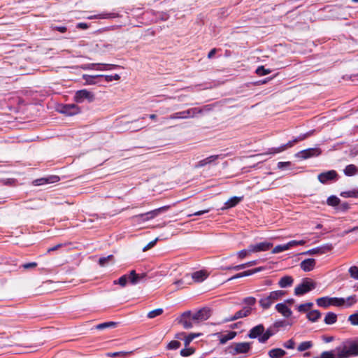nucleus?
I'll return each mask as SVG.
<instances>
[{
	"label": "nucleus",
	"instance_id": "nucleus-1",
	"mask_svg": "<svg viewBox=\"0 0 358 358\" xmlns=\"http://www.w3.org/2000/svg\"><path fill=\"white\" fill-rule=\"evenodd\" d=\"M357 302L356 296H350L346 299L338 297L324 296L316 300L317 305L320 307L327 308L330 306L336 307H350Z\"/></svg>",
	"mask_w": 358,
	"mask_h": 358
},
{
	"label": "nucleus",
	"instance_id": "nucleus-2",
	"mask_svg": "<svg viewBox=\"0 0 358 358\" xmlns=\"http://www.w3.org/2000/svg\"><path fill=\"white\" fill-rule=\"evenodd\" d=\"M333 351L338 358H349L358 356V338L355 340H346Z\"/></svg>",
	"mask_w": 358,
	"mask_h": 358
},
{
	"label": "nucleus",
	"instance_id": "nucleus-3",
	"mask_svg": "<svg viewBox=\"0 0 358 358\" xmlns=\"http://www.w3.org/2000/svg\"><path fill=\"white\" fill-rule=\"evenodd\" d=\"M313 134V131H308L306 134H301L292 141H289L286 144L282 145L280 147L278 148H271L268 150V151L266 153V155L269 154H277L287 150V148H292L294 143H298L299 141H303L308 137L310 136Z\"/></svg>",
	"mask_w": 358,
	"mask_h": 358
},
{
	"label": "nucleus",
	"instance_id": "nucleus-4",
	"mask_svg": "<svg viewBox=\"0 0 358 358\" xmlns=\"http://www.w3.org/2000/svg\"><path fill=\"white\" fill-rule=\"evenodd\" d=\"M285 294V292L282 290H277L271 292L269 295L262 298L259 300L260 306L264 308H268L275 301L280 299L282 296Z\"/></svg>",
	"mask_w": 358,
	"mask_h": 358
},
{
	"label": "nucleus",
	"instance_id": "nucleus-5",
	"mask_svg": "<svg viewBox=\"0 0 358 358\" xmlns=\"http://www.w3.org/2000/svg\"><path fill=\"white\" fill-rule=\"evenodd\" d=\"M316 283L310 278H305L294 289L295 295H303L316 287Z\"/></svg>",
	"mask_w": 358,
	"mask_h": 358
},
{
	"label": "nucleus",
	"instance_id": "nucleus-6",
	"mask_svg": "<svg viewBox=\"0 0 358 358\" xmlns=\"http://www.w3.org/2000/svg\"><path fill=\"white\" fill-rule=\"evenodd\" d=\"M212 314V310L208 307H203L192 314L193 321L196 324L208 320Z\"/></svg>",
	"mask_w": 358,
	"mask_h": 358
},
{
	"label": "nucleus",
	"instance_id": "nucleus-7",
	"mask_svg": "<svg viewBox=\"0 0 358 358\" xmlns=\"http://www.w3.org/2000/svg\"><path fill=\"white\" fill-rule=\"evenodd\" d=\"M202 110L201 109L193 108L187 110L175 113L169 116V119H182L193 117L196 113H201Z\"/></svg>",
	"mask_w": 358,
	"mask_h": 358
},
{
	"label": "nucleus",
	"instance_id": "nucleus-8",
	"mask_svg": "<svg viewBox=\"0 0 358 358\" xmlns=\"http://www.w3.org/2000/svg\"><path fill=\"white\" fill-rule=\"evenodd\" d=\"M73 99L78 103H83L85 100L92 102L94 100V94L87 90H80L75 93Z\"/></svg>",
	"mask_w": 358,
	"mask_h": 358
},
{
	"label": "nucleus",
	"instance_id": "nucleus-9",
	"mask_svg": "<svg viewBox=\"0 0 358 358\" xmlns=\"http://www.w3.org/2000/svg\"><path fill=\"white\" fill-rule=\"evenodd\" d=\"M179 323L186 329H191L194 324H196L193 321L192 313L189 310L185 311L181 315Z\"/></svg>",
	"mask_w": 358,
	"mask_h": 358
},
{
	"label": "nucleus",
	"instance_id": "nucleus-10",
	"mask_svg": "<svg viewBox=\"0 0 358 358\" xmlns=\"http://www.w3.org/2000/svg\"><path fill=\"white\" fill-rule=\"evenodd\" d=\"M252 308L250 307H244L237 311L233 316L224 319L223 322H232L241 318L249 316L252 313Z\"/></svg>",
	"mask_w": 358,
	"mask_h": 358
},
{
	"label": "nucleus",
	"instance_id": "nucleus-11",
	"mask_svg": "<svg viewBox=\"0 0 358 358\" xmlns=\"http://www.w3.org/2000/svg\"><path fill=\"white\" fill-rule=\"evenodd\" d=\"M169 206H164L162 207H160L159 208H157L155 210H151L150 212H148L146 213L141 214L138 215H136V218H142L143 221H148L151 219H153L156 216H157L161 212L165 211L169 208Z\"/></svg>",
	"mask_w": 358,
	"mask_h": 358
},
{
	"label": "nucleus",
	"instance_id": "nucleus-12",
	"mask_svg": "<svg viewBox=\"0 0 358 358\" xmlns=\"http://www.w3.org/2000/svg\"><path fill=\"white\" fill-rule=\"evenodd\" d=\"M273 247V243L267 241L249 245V251L252 253L264 252L270 250Z\"/></svg>",
	"mask_w": 358,
	"mask_h": 358
},
{
	"label": "nucleus",
	"instance_id": "nucleus-13",
	"mask_svg": "<svg viewBox=\"0 0 358 358\" xmlns=\"http://www.w3.org/2000/svg\"><path fill=\"white\" fill-rule=\"evenodd\" d=\"M59 112L68 116H72L80 113V108L74 103L65 104L62 106Z\"/></svg>",
	"mask_w": 358,
	"mask_h": 358
},
{
	"label": "nucleus",
	"instance_id": "nucleus-14",
	"mask_svg": "<svg viewBox=\"0 0 358 358\" xmlns=\"http://www.w3.org/2000/svg\"><path fill=\"white\" fill-rule=\"evenodd\" d=\"M251 348L250 343H236L231 346L232 350L231 352L233 355L247 353Z\"/></svg>",
	"mask_w": 358,
	"mask_h": 358
},
{
	"label": "nucleus",
	"instance_id": "nucleus-15",
	"mask_svg": "<svg viewBox=\"0 0 358 358\" xmlns=\"http://www.w3.org/2000/svg\"><path fill=\"white\" fill-rule=\"evenodd\" d=\"M321 150L317 148H308L300 151L296 155L303 159H306L312 157H317L321 154Z\"/></svg>",
	"mask_w": 358,
	"mask_h": 358
},
{
	"label": "nucleus",
	"instance_id": "nucleus-16",
	"mask_svg": "<svg viewBox=\"0 0 358 358\" xmlns=\"http://www.w3.org/2000/svg\"><path fill=\"white\" fill-rule=\"evenodd\" d=\"M337 177L338 174L336 171L334 170H331L320 173L317 176V178L320 182L325 184L329 180H333L336 179Z\"/></svg>",
	"mask_w": 358,
	"mask_h": 358
},
{
	"label": "nucleus",
	"instance_id": "nucleus-17",
	"mask_svg": "<svg viewBox=\"0 0 358 358\" xmlns=\"http://www.w3.org/2000/svg\"><path fill=\"white\" fill-rule=\"evenodd\" d=\"M333 248L332 245L327 244L322 247H318L315 248L310 249L308 251L303 252L302 255H316V254H324L326 252L331 250Z\"/></svg>",
	"mask_w": 358,
	"mask_h": 358
},
{
	"label": "nucleus",
	"instance_id": "nucleus-18",
	"mask_svg": "<svg viewBox=\"0 0 358 358\" xmlns=\"http://www.w3.org/2000/svg\"><path fill=\"white\" fill-rule=\"evenodd\" d=\"M315 264L316 262L315 259L308 258L300 263V267L303 271L308 272L314 269Z\"/></svg>",
	"mask_w": 358,
	"mask_h": 358
},
{
	"label": "nucleus",
	"instance_id": "nucleus-19",
	"mask_svg": "<svg viewBox=\"0 0 358 358\" xmlns=\"http://www.w3.org/2000/svg\"><path fill=\"white\" fill-rule=\"evenodd\" d=\"M59 180V177L57 176H50L47 178H42L37 179L34 181L36 185H42L48 183H54Z\"/></svg>",
	"mask_w": 358,
	"mask_h": 358
},
{
	"label": "nucleus",
	"instance_id": "nucleus-20",
	"mask_svg": "<svg viewBox=\"0 0 358 358\" xmlns=\"http://www.w3.org/2000/svg\"><path fill=\"white\" fill-rule=\"evenodd\" d=\"M264 332V327L263 326V324H259L250 329L248 336L250 338H256L258 336H262Z\"/></svg>",
	"mask_w": 358,
	"mask_h": 358
},
{
	"label": "nucleus",
	"instance_id": "nucleus-21",
	"mask_svg": "<svg viewBox=\"0 0 358 358\" xmlns=\"http://www.w3.org/2000/svg\"><path fill=\"white\" fill-rule=\"evenodd\" d=\"M220 155H219L209 156V157H206V159L200 160L196 164H195L194 168L199 169V168L203 167L207 164H211L213 162H215V160L218 159L220 158Z\"/></svg>",
	"mask_w": 358,
	"mask_h": 358
},
{
	"label": "nucleus",
	"instance_id": "nucleus-22",
	"mask_svg": "<svg viewBox=\"0 0 358 358\" xmlns=\"http://www.w3.org/2000/svg\"><path fill=\"white\" fill-rule=\"evenodd\" d=\"M129 275H130V283L132 285H136L140 281L143 280L146 276V274L145 273H136L135 270H131L129 272Z\"/></svg>",
	"mask_w": 358,
	"mask_h": 358
},
{
	"label": "nucleus",
	"instance_id": "nucleus-23",
	"mask_svg": "<svg viewBox=\"0 0 358 358\" xmlns=\"http://www.w3.org/2000/svg\"><path fill=\"white\" fill-rule=\"evenodd\" d=\"M275 309L278 313L282 314V315H283L285 317H289L292 313L290 308H288L284 303L276 304Z\"/></svg>",
	"mask_w": 358,
	"mask_h": 358
},
{
	"label": "nucleus",
	"instance_id": "nucleus-24",
	"mask_svg": "<svg viewBox=\"0 0 358 358\" xmlns=\"http://www.w3.org/2000/svg\"><path fill=\"white\" fill-rule=\"evenodd\" d=\"M215 335L219 338L220 344L223 345L225 344L227 341L233 339L236 336V332L229 331L227 334H222L221 333H217Z\"/></svg>",
	"mask_w": 358,
	"mask_h": 358
},
{
	"label": "nucleus",
	"instance_id": "nucleus-25",
	"mask_svg": "<svg viewBox=\"0 0 358 358\" xmlns=\"http://www.w3.org/2000/svg\"><path fill=\"white\" fill-rule=\"evenodd\" d=\"M243 199V196H233L227 201L224 203L225 206L224 208L228 209L236 206L240 203Z\"/></svg>",
	"mask_w": 358,
	"mask_h": 358
},
{
	"label": "nucleus",
	"instance_id": "nucleus-26",
	"mask_svg": "<svg viewBox=\"0 0 358 358\" xmlns=\"http://www.w3.org/2000/svg\"><path fill=\"white\" fill-rule=\"evenodd\" d=\"M294 280L292 277L289 275H285L281 278L278 282V285L280 287L285 288L287 287H289L292 285Z\"/></svg>",
	"mask_w": 358,
	"mask_h": 358
},
{
	"label": "nucleus",
	"instance_id": "nucleus-27",
	"mask_svg": "<svg viewBox=\"0 0 358 358\" xmlns=\"http://www.w3.org/2000/svg\"><path fill=\"white\" fill-rule=\"evenodd\" d=\"M344 173L347 176H353L358 173V168L354 164H349L345 166Z\"/></svg>",
	"mask_w": 358,
	"mask_h": 358
},
{
	"label": "nucleus",
	"instance_id": "nucleus-28",
	"mask_svg": "<svg viewBox=\"0 0 358 358\" xmlns=\"http://www.w3.org/2000/svg\"><path fill=\"white\" fill-rule=\"evenodd\" d=\"M285 353V351L281 348H275L268 352V355L271 358H280L283 357Z\"/></svg>",
	"mask_w": 358,
	"mask_h": 358
},
{
	"label": "nucleus",
	"instance_id": "nucleus-29",
	"mask_svg": "<svg viewBox=\"0 0 358 358\" xmlns=\"http://www.w3.org/2000/svg\"><path fill=\"white\" fill-rule=\"evenodd\" d=\"M324 321L327 324H333L337 321V315L333 312H329L326 314Z\"/></svg>",
	"mask_w": 358,
	"mask_h": 358
},
{
	"label": "nucleus",
	"instance_id": "nucleus-30",
	"mask_svg": "<svg viewBox=\"0 0 358 358\" xmlns=\"http://www.w3.org/2000/svg\"><path fill=\"white\" fill-rule=\"evenodd\" d=\"M192 277L196 282H201L204 280L206 277V273L203 271H198L192 273Z\"/></svg>",
	"mask_w": 358,
	"mask_h": 358
},
{
	"label": "nucleus",
	"instance_id": "nucleus-31",
	"mask_svg": "<svg viewBox=\"0 0 358 358\" xmlns=\"http://www.w3.org/2000/svg\"><path fill=\"white\" fill-rule=\"evenodd\" d=\"M275 334V331L272 328H268L262 336L259 337V341L260 343H265L271 336Z\"/></svg>",
	"mask_w": 358,
	"mask_h": 358
},
{
	"label": "nucleus",
	"instance_id": "nucleus-32",
	"mask_svg": "<svg viewBox=\"0 0 358 358\" xmlns=\"http://www.w3.org/2000/svg\"><path fill=\"white\" fill-rule=\"evenodd\" d=\"M320 317H321V313L317 310H313L309 311L307 313L308 319L313 322H316Z\"/></svg>",
	"mask_w": 358,
	"mask_h": 358
},
{
	"label": "nucleus",
	"instance_id": "nucleus-33",
	"mask_svg": "<svg viewBox=\"0 0 358 358\" xmlns=\"http://www.w3.org/2000/svg\"><path fill=\"white\" fill-rule=\"evenodd\" d=\"M128 281L130 282V275L129 273L128 275H123L121 276L118 280H114L113 283L115 285H120L121 287H124L127 285Z\"/></svg>",
	"mask_w": 358,
	"mask_h": 358
},
{
	"label": "nucleus",
	"instance_id": "nucleus-34",
	"mask_svg": "<svg viewBox=\"0 0 358 358\" xmlns=\"http://www.w3.org/2000/svg\"><path fill=\"white\" fill-rule=\"evenodd\" d=\"M117 326V323L114 322H106L99 324L96 326V329L98 330H103L106 328H114Z\"/></svg>",
	"mask_w": 358,
	"mask_h": 358
},
{
	"label": "nucleus",
	"instance_id": "nucleus-35",
	"mask_svg": "<svg viewBox=\"0 0 358 358\" xmlns=\"http://www.w3.org/2000/svg\"><path fill=\"white\" fill-rule=\"evenodd\" d=\"M118 16L117 14L115 13H102L94 15L93 17H90V19H108V18H115Z\"/></svg>",
	"mask_w": 358,
	"mask_h": 358
},
{
	"label": "nucleus",
	"instance_id": "nucleus-36",
	"mask_svg": "<svg viewBox=\"0 0 358 358\" xmlns=\"http://www.w3.org/2000/svg\"><path fill=\"white\" fill-rule=\"evenodd\" d=\"M313 347V343L311 341H304L299 344L297 348L298 351L303 352Z\"/></svg>",
	"mask_w": 358,
	"mask_h": 358
},
{
	"label": "nucleus",
	"instance_id": "nucleus-37",
	"mask_svg": "<svg viewBox=\"0 0 358 358\" xmlns=\"http://www.w3.org/2000/svg\"><path fill=\"white\" fill-rule=\"evenodd\" d=\"M256 299L253 296H248L243 300V303L245 304L244 307H250L252 308V306L256 303Z\"/></svg>",
	"mask_w": 358,
	"mask_h": 358
},
{
	"label": "nucleus",
	"instance_id": "nucleus-38",
	"mask_svg": "<svg viewBox=\"0 0 358 358\" xmlns=\"http://www.w3.org/2000/svg\"><path fill=\"white\" fill-rule=\"evenodd\" d=\"M287 250H289V247H288L287 244L286 243L284 245H276L275 248H273L271 252L273 254H277V253H280V252H282Z\"/></svg>",
	"mask_w": 358,
	"mask_h": 358
},
{
	"label": "nucleus",
	"instance_id": "nucleus-39",
	"mask_svg": "<svg viewBox=\"0 0 358 358\" xmlns=\"http://www.w3.org/2000/svg\"><path fill=\"white\" fill-rule=\"evenodd\" d=\"M341 196L344 198H348V197L358 198V190H351V191L343 192L341 193Z\"/></svg>",
	"mask_w": 358,
	"mask_h": 358
},
{
	"label": "nucleus",
	"instance_id": "nucleus-40",
	"mask_svg": "<svg viewBox=\"0 0 358 358\" xmlns=\"http://www.w3.org/2000/svg\"><path fill=\"white\" fill-rule=\"evenodd\" d=\"M199 336H201V334H195V333H192V334H189L188 336H185V347H187L189 343L196 337H199Z\"/></svg>",
	"mask_w": 358,
	"mask_h": 358
},
{
	"label": "nucleus",
	"instance_id": "nucleus-41",
	"mask_svg": "<svg viewBox=\"0 0 358 358\" xmlns=\"http://www.w3.org/2000/svg\"><path fill=\"white\" fill-rule=\"evenodd\" d=\"M340 199L336 196H331L327 199V203L331 206H336L339 204Z\"/></svg>",
	"mask_w": 358,
	"mask_h": 358
},
{
	"label": "nucleus",
	"instance_id": "nucleus-42",
	"mask_svg": "<svg viewBox=\"0 0 358 358\" xmlns=\"http://www.w3.org/2000/svg\"><path fill=\"white\" fill-rule=\"evenodd\" d=\"M164 310L162 308H157L155 310H151L148 313V317L152 319L159 316L163 313Z\"/></svg>",
	"mask_w": 358,
	"mask_h": 358
},
{
	"label": "nucleus",
	"instance_id": "nucleus-43",
	"mask_svg": "<svg viewBox=\"0 0 358 358\" xmlns=\"http://www.w3.org/2000/svg\"><path fill=\"white\" fill-rule=\"evenodd\" d=\"M255 72L258 76H262L270 73L271 71L268 69H265L264 66H260L257 67Z\"/></svg>",
	"mask_w": 358,
	"mask_h": 358
},
{
	"label": "nucleus",
	"instance_id": "nucleus-44",
	"mask_svg": "<svg viewBox=\"0 0 358 358\" xmlns=\"http://www.w3.org/2000/svg\"><path fill=\"white\" fill-rule=\"evenodd\" d=\"M348 272L352 278L355 280H358V267L356 266H352L350 267L348 269Z\"/></svg>",
	"mask_w": 358,
	"mask_h": 358
},
{
	"label": "nucleus",
	"instance_id": "nucleus-45",
	"mask_svg": "<svg viewBox=\"0 0 358 358\" xmlns=\"http://www.w3.org/2000/svg\"><path fill=\"white\" fill-rule=\"evenodd\" d=\"M256 264H257L256 261L248 262L245 263V264H239V265H237V266H234V270L239 271V270L245 268H246L248 266H251L252 265H255Z\"/></svg>",
	"mask_w": 358,
	"mask_h": 358
},
{
	"label": "nucleus",
	"instance_id": "nucleus-46",
	"mask_svg": "<svg viewBox=\"0 0 358 358\" xmlns=\"http://www.w3.org/2000/svg\"><path fill=\"white\" fill-rule=\"evenodd\" d=\"M99 76H90V75H83V78L85 80L86 84L87 85H93L95 84L94 79Z\"/></svg>",
	"mask_w": 358,
	"mask_h": 358
},
{
	"label": "nucleus",
	"instance_id": "nucleus-47",
	"mask_svg": "<svg viewBox=\"0 0 358 358\" xmlns=\"http://www.w3.org/2000/svg\"><path fill=\"white\" fill-rule=\"evenodd\" d=\"M313 303L309 302L303 304H301L298 306L297 309L299 312H307L313 306Z\"/></svg>",
	"mask_w": 358,
	"mask_h": 358
},
{
	"label": "nucleus",
	"instance_id": "nucleus-48",
	"mask_svg": "<svg viewBox=\"0 0 358 358\" xmlns=\"http://www.w3.org/2000/svg\"><path fill=\"white\" fill-rule=\"evenodd\" d=\"M194 352V349L192 348H185L180 350V355L182 357H187L192 355Z\"/></svg>",
	"mask_w": 358,
	"mask_h": 358
},
{
	"label": "nucleus",
	"instance_id": "nucleus-49",
	"mask_svg": "<svg viewBox=\"0 0 358 358\" xmlns=\"http://www.w3.org/2000/svg\"><path fill=\"white\" fill-rule=\"evenodd\" d=\"M306 243V241L304 240H301V241H294H294H291L288 242L287 244L289 247V249H290L291 248H292L294 246L303 245Z\"/></svg>",
	"mask_w": 358,
	"mask_h": 358
},
{
	"label": "nucleus",
	"instance_id": "nucleus-50",
	"mask_svg": "<svg viewBox=\"0 0 358 358\" xmlns=\"http://www.w3.org/2000/svg\"><path fill=\"white\" fill-rule=\"evenodd\" d=\"M102 77H104L105 80L107 82H111L113 80H119L120 79V76L118 74H115L113 76L106 75V76H103Z\"/></svg>",
	"mask_w": 358,
	"mask_h": 358
},
{
	"label": "nucleus",
	"instance_id": "nucleus-51",
	"mask_svg": "<svg viewBox=\"0 0 358 358\" xmlns=\"http://www.w3.org/2000/svg\"><path fill=\"white\" fill-rule=\"evenodd\" d=\"M348 320L352 325H358V312L349 316Z\"/></svg>",
	"mask_w": 358,
	"mask_h": 358
},
{
	"label": "nucleus",
	"instance_id": "nucleus-52",
	"mask_svg": "<svg viewBox=\"0 0 358 358\" xmlns=\"http://www.w3.org/2000/svg\"><path fill=\"white\" fill-rule=\"evenodd\" d=\"M180 347V343L178 341H171L168 345V348L170 350H176Z\"/></svg>",
	"mask_w": 358,
	"mask_h": 358
},
{
	"label": "nucleus",
	"instance_id": "nucleus-53",
	"mask_svg": "<svg viewBox=\"0 0 358 358\" xmlns=\"http://www.w3.org/2000/svg\"><path fill=\"white\" fill-rule=\"evenodd\" d=\"M113 258V255H108L106 257H101L99 260V263L101 266H104L108 262V261Z\"/></svg>",
	"mask_w": 358,
	"mask_h": 358
},
{
	"label": "nucleus",
	"instance_id": "nucleus-54",
	"mask_svg": "<svg viewBox=\"0 0 358 358\" xmlns=\"http://www.w3.org/2000/svg\"><path fill=\"white\" fill-rule=\"evenodd\" d=\"M252 253V252L249 251V248L247 250H242L237 253L238 257L240 259H244L249 254Z\"/></svg>",
	"mask_w": 358,
	"mask_h": 358
},
{
	"label": "nucleus",
	"instance_id": "nucleus-55",
	"mask_svg": "<svg viewBox=\"0 0 358 358\" xmlns=\"http://www.w3.org/2000/svg\"><path fill=\"white\" fill-rule=\"evenodd\" d=\"M131 352H109L107 355L110 357H115L120 355H126L131 354Z\"/></svg>",
	"mask_w": 358,
	"mask_h": 358
},
{
	"label": "nucleus",
	"instance_id": "nucleus-56",
	"mask_svg": "<svg viewBox=\"0 0 358 358\" xmlns=\"http://www.w3.org/2000/svg\"><path fill=\"white\" fill-rule=\"evenodd\" d=\"M283 346L287 349H294L295 346V342L293 339H289L287 342L284 343Z\"/></svg>",
	"mask_w": 358,
	"mask_h": 358
},
{
	"label": "nucleus",
	"instance_id": "nucleus-57",
	"mask_svg": "<svg viewBox=\"0 0 358 358\" xmlns=\"http://www.w3.org/2000/svg\"><path fill=\"white\" fill-rule=\"evenodd\" d=\"M36 266H37L36 262H29V263H26V264H24L22 265V267L24 269L34 268Z\"/></svg>",
	"mask_w": 358,
	"mask_h": 358
},
{
	"label": "nucleus",
	"instance_id": "nucleus-58",
	"mask_svg": "<svg viewBox=\"0 0 358 358\" xmlns=\"http://www.w3.org/2000/svg\"><path fill=\"white\" fill-rule=\"evenodd\" d=\"M51 29L52 30H55V31H58L61 33H65L67 30L66 27H64V26H55V25H52L51 26Z\"/></svg>",
	"mask_w": 358,
	"mask_h": 358
},
{
	"label": "nucleus",
	"instance_id": "nucleus-59",
	"mask_svg": "<svg viewBox=\"0 0 358 358\" xmlns=\"http://www.w3.org/2000/svg\"><path fill=\"white\" fill-rule=\"evenodd\" d=\"M291 165L290 162H280L278 163L277 166L278 169H282Z\"/></svg>",
	"mask_w": 358,
	"mask_h": 358
},
{
	"label": "nucleus",
	"instance_id": "nucleus-60",
	"mask_svg": "<svg viewBox=\"0 0 358 358\" xmlns=\"http://www.w3.org/2000/svg\"><path fill=\"white\" fill-rule=\"evenodd\" d=\"M66 245V243H64V244L59 243V244H57V245H55V246H53L52 248H48L47 252L49 253L50 252L57 250L58 249L62 248L63 246H64Z\"/></svg>",
	"mask_w": 358,
	"mask_h": 358
},
{
	"label": "nucleus",
	"instance_id": "nucleus-61",
	"mask_svg": "<svg viewBox=\"0 0 358 358\" xmlns=\"http://www.w3.org/2000/svg\"><path fill=\"white\" fill-rule=\"evenodd\" d=\"M209 210H210L209 209H206V210H203L196 211L192 214L189 215V217H191L192 215H195V216L201 215L204 213H208Z\"/></svg>",
	"mask_w": 358,
	"mask_h": 358
},
{
	"label": "nucleus",
	"instance_id": "nucleus-62",
	"mask_svg": "<svg viewBox=\"0 0 358 358\" xmlns=\"http://www.w3.org/2000/svg\"><path fill=\"white\" fill-rule=\"evenodd\" d=\"M76 27L81 29H87L89 25L85 22H80L77 24Z\"/></svg>",
	"mask_w": 358,
	"mask_h": 358
},
{
	"label": "nucleus",
	"instance_id": "nucleus-63",
	"mask_svg": "<svg viewBox=\"0 0 358 358\" xmlns=\"http://www.w3.org/2000/svg\"><path fill=\"white\" fill-rule=\"evenodd\" d=\"M157 239H155V240H154V241H152L150 242V243H148V245H147L143 248V251H145V250H147L148 249H150V248H151L152 247H153V246L155 245V243H156V242H157Z\"/></svg>",
	"mask_w": 358,
	"mask_h": 358
},
{
	"label": "nucleus",
	"instance_id": "nucleus-64",
	"mask_svg": "<svg viewBox=\"0 0 358 358\" xmlns=\"http://www.w3.org/2000/svg\"><path fill=\"white\" fill-rule=\"evenodd\" d=\"M217 52V49L216 48H213L208 54V59H211L214 55Z\"/></svg>",
	"mask_w": 358,
	"mask_h": 358
}]
</instances>
